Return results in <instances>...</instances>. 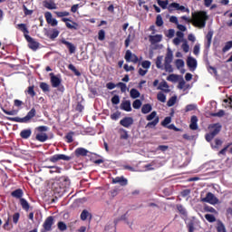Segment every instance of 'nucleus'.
I'll use <instances>...</instances> for the list:
<instances>
[{"instance_id": "nucleus-1", "label": "nucleus", "mask_w": 232, "mask_h": 232, "mask_svg": "<svg viewBox=\"0 0 232 232\" xmlns=\"http://www.w3.org/2000/svg\"><path fill=\"white\" fill-rule=\"evenodd\" d=\"M209 17L208 16V13L205 11H198L192 13V19L188 18V16L183 15L181 19L186 21L187 23H192L194 26H198V28H205L206 21H208Z\"/></svg>"}, {"instance_id": "nucleus-58", "label": "nucleus", "mask_w": 232, "mask_h": 232, "mask_svg": "<svg viewBox=\"0 0 232 232\" xmlns=\"http://www.w3.org/2000/svg\"><path fill=\"white\" fill-rule=\"evenodd\" d=\"M164 68L169 73H173V66H171V63H164Z\"/></svg>"}, {"instance_id": "nucleus-64", "label": "nucleus", "mask_w": 232, "mask_h": 232, "mask_svg": "<svg viewBox=\"0 0 232 232\" xmlns=\"http://www.w3.org/2000/svg\"><path fill=\"white\" fill-rule=\"evenodd\" d=\"M111 102L112 104H119V102H121V98L119 97V95H114L111 98Z\"/></svg>"}, {"instance_id": "nucleus-34", "label": "nucleus", "mask_w": 232, "mask_h": 232, "mask_svg": "<svg viewBox=\"0 0 232 232\" xmlns=\"http://www.w3.org/2000/svg\"><path fill=\"white\" fill-rule=\"evenodd\" d=\"M20 204L22 206V208L24 209V211H28L30 209V203L24 198H20Z\"/></svg>"}, {"instance_id": "nucleus-26", "label": "nucleus", "mask_w": 232, "mask_h": 232, "mask_svg": "<svg viewBox=\"0 0 232 232\" xmlns=\"http://www.w3.org/2000/svg\"><path fill=\"white\" fill-rule=\"evenodd\" d=\"M121 110L124 111H131V102L130 101H124L121 104Z\"/></svg>"}, {"instance_id": "nucleus-35", "label": "nucleus", "mask_w": 232, "mask_h": 232, "mask_svg": "<svg viewBox=\"0 0 232 232\" xmlns=\"http://www.w3.org/2000/svg\"><path fill=\"white\" fill-rule=\"evenodd\" d=\"M130 95L131 99H139V97H140V92H139V90L132 88L130 92Z\"/></svg>"}, {"instance_id": "nucleus-12", "label": "nucleus", "mask_w": 232, "mask_h": 232, "mask_svg": "<svg viewBox=\"0 0 232 232\" xmlns=\"http://www.w3.org/2000/svg\"><path fill=\"white\" fill-rule=\"evenodd\" d=\"M44 17L47 24H51V26H57V24H59V22L56 19L53 18L52 13L45 12Z\"/></svg>"}, {"instance_id": "nucleus-18", "label": "nucleus", "mask_w": 232, "mask_h": 232, "mask_svg": "<svg viewBox=\"0 0 232 232\" xmlns=\"http://www.w3.org/2000/svg\"><path fill=\"white\" fill-rule=\"evenodd\" d=\"M44 8H47V10H57V5L53 0H44Z\"/></svg>"}, {"instance_id": "nucleus-46", "label": "nucleus", "mask_w": 232, "mask_h": 232, "mask_svg": "<svg viewBox=\"0 0 232 232\" xmlns=\"http://www.w3.org/2000/svg\"><path fill=\"white\" fill-rule=\"evenodd\" d=\"M57 226H58V229L60 231H66V229H68V227L66 226V223H64L63 221H59Z\"/></svg>"}, {"instance_id": "nucleus-11", "label": "nucleus", "mask_w": 232, "mask_h": 232, "mask_svg": "<svg viewBox=\"0 0 232 232\" xmlns=\"http://www.w3.org/2000/svg\"><path fill=\"white\" fill-rule=\"evenodd\" d=\"M133 118L131 117H124L123 119H121L120 121V124L121 126H123V128H131V126H133Z\"/></svg>"}, {"instance_id": "nucleus-51", "label": "nucleus", "mask_w": 232, "mask_h": 232, "mask_svg": "<svg viewBox=\"0 0 232 232\" xmlns=\"http://www.w3.org/2000/svg\"><path fill=\"white\" fill-rule=\"evenodd\" d=\"M162 56H158L156 59V67L159 68L160 70H162L163 66H162Z\"/></svg>"}, {"instance_id": "nucleus-25", "label": "nucleus", "mask_w": 232, "mask_h": 232, "mask_svg": "<svg viewBox=\"0 0 232 232\" xmlns=\"http://www.w3.org/2000/svg\"><path fill=\"white\" fill-rule=\"evenodd\" d=\"M74 153L76 157H86L88 155V150L84 148H77Z\"/></svg>"}, {"instance_id": "nucleus-29", "label": "nucleus", "mask_w": 232, "mask_h": 232, "mask_svg": "<svg viewBox=\"0 0 232 232\" xmlns=\"http://www.w3.org/2000/svg\"><path fill=\"white\" fill-rule=\"evenodd\" d=\"M23 195H24V192H23V189L21 188L15 189L11 193V197H14V198H19L20 200L21 198H23Z\"/></svg>"}, {"instance_id": "nucleus-8", "label": "nucleus", "mask_w": 232, "mask_h": 232, "mask_svg": "<svg viewBox=\"0 0 232 232\" xmlns=\"http://www.w3.org/2000/svg\"><path fill=\"white\" fill-rule=\"evenodd\" d=\"M124 59L127 63H133L134 64H137V63H139V56L133 54L130 50L126 51Z\"/></svg>"}, {"instance_id": "nucleus-53", "label": "nucleus", "mask_w": 232, "mask_h": 232, "mask_svg": "<svg viewBox=\"0 0 232 232\" xmlns=\"http://www.w3.org/2000/svg\"><path fill=\"white\" fill-rule=\"evenodd\" d=\"M35 130H36V131H38V133H44V132L48 131V127L42 125V126L36 127Z\"/></svg>"}, {"instance_id": "nucleus-39", "label": "nucleus", "mask_w": 232, "mask_h": 232, "mask_svg": "<svg viewBox=\"0 0 232 232\" xmlns=\"http://www.w3.org/2000/svg\"><path fill=\"white\" fill-rule=\"evenodd\" d=\"M205 218L206 220H208V222H210L211 224H213V222H217V218H215L213 214H206Z\"/></svg>"}, {"instance_id": "nucleus-2", "label": "nucleus", "mask_w": 232, "mask_h": 232, "mask_svg": "<svg viewBox=\"0 0 232 232\" xmlns=\"http://www.w3.org/2000/svg\"><path fill=\"white\" fill-rule=\"evenodd\" d=\"M70 179L66 176H62L53 183L52 189L54 195L61 197L70 188Z\"/></svg>"}, {"instance_id": "nucleus-56", "label": "nucleus", "mask_w": 232, "mask_h": 232, "mask_svg": "<svg viewBox=\"0 0 232 232\" xmlns=\"http://www.w3.org/2000/svg\"><path fill=\"white\" fill-rule=\"evenodd\" d=\"M232 48V41L227 42L226 45L223 47L222 52H229Z\"/></svg>"}, {"instance_id": "nucleus-37", "label": "nucleus", "mask_w": 232, "mask_h": 232, "mask_svg": "<svg viewBox=\"0 0 232 232\" xmlns=\"http://www.w3.org/2000/svg\"><path fill=\"white\" fill-rule=\"evenodd\" d=\"M160 118L156 117L152 121L147 123L146 128H155L159 124Z\"/></svg>"}, {"instance_id": "nucleus-28", "label": "nucleus", "mask_w": 232, "mask_h": 232, "mask_svg": "<svg viewBox=\"0 0 232 232\" xmlns=\"http://www.w3.org/2000/svg\"><path fill=\"white\" fill-rule=\"evenodd\" d=\"M169 85H168V82L163 81L160 83L158 86V90H161L162 92H165V93H169Z\"/></svg>"}, {"instance_id": "nucleus-30", "label": "nucleus", "mask_w": 232, "mask_h": 232, "mask_svg": "<svg viewBox=\"0 0 232 232\" xmlns=\"http://www.w3.org/2000/svg\"><path fill=\"white\" fill-rule=\"evenodd\" d=\"M45 168L50 169L49 173H51V174L61 173V171H63V169L61 167H57V166H45Z\"/></svg>"}, {"instance_id": "nucleus-19", "label": "nucleus", "mask_w": 232, "mask_h": 232, "mask_svg": "<svg viewBox=\"0 0 232 232\" xmlns=\"http://www.w3.org/2000/svg\"><path fill=\"white\" fill-rule=\"evenodd\" d=\"M171 63H173V51L168 48L164 60V64H171Z\"/></svg>"}, {"instance_id": "nucleus-36", "label": "nucleus", "mask_w": 232, "mask_h": 232, "mask_svg": "<svg viewBox=\"0 0 232 232\" xmlns=\"http://www.w3.org/2000/svg\"><path fill=\"white\" fill-rule=\"evenodd\" d=\"M68 70H71V72H72L76 77H81V72H79V70H77L73 64L70 63L68 65Z\"/></svg>"}, {"instance_id": "nucleus-31", "label": "nucleus", "mask_w": 232, "mask_h": 232, "mask_svg": "<svg viewBox=\"0 0 232 232\" xmlns=\"http://www.w3.org/2000/svg\"><path fill=\"white\" fill-rule=\"evenodd\" d=\"M216 229L218 232H227L226 230V226L221 220H218Z\"/></svg>"}, {"instance_id": "nucleus-43", "label": "nucleus", "mask_w": 232, "mask_h": 232, "mask_svg": "<svg viewBox=\"0 0 232 232\" xmlns=\"http://www.w3.org/2000/svg\"><path fill=\"white\" fill-rule=\"evenodd\" d=\"M116 86L121 89V92L122 93L126 92V90H128V87L126 86V83H124L122 82H118L116 84Z\"/></svg>"}, {"instance_id": "nucleus-62", "label": "nucleus", "mask_w": 232, "mask_h": 232, "mask_svg": "<svg viewBox=\"0 0 232 232\" xmlns=\"http://www.w3.org/2000/svg\"><path fill=\"white\" fill-rule=\"evenodd\" d=\"M88 215H90L88 210H82V212L81 214V219L82 220H86L88 218Z\"/></svg>"}, {"instance_id": "nucleus-4", "label": "nucleus", "mask_w": 232, "mask_h": 232, "mask_svg": "<svg viewBox=\"0 0 232 232\" xmlns=\"http://www.w3.org/2000/svg\"><path fill=\"white\" fill-rule=\"evenodd\" d=\"M209 132L205 135L207 142H211L220 131H222V124L219 122L208 125Z\"/></svg>"}, {"instance_id": "nucleus-41", "label": "nucleus", "mask_w": 232, "mask_h": 232, "mask_svg": "<svg viewBox=\"0 0 232 232\" xmlns=\"http://www.w3.org/2000/svg\"><path fill=\"white\" fill-rule=\"evenodd\" d=\"M206 39H207V44L208 46H211V41L213 39V31H208L207 35H206Z\"/></svg>"}, {"instance_id": "nucleus-48", "label": "nucleus", "mask_w": 232, "mask_h": 232, "mask_svg": "<svg viewBox=\"0 0 232 232\" xmlns=\"http://www.w3.org/2000/svg\"><path fill=\"white\" fill-rule=\"evenodd\" d=\"M177 209L180 215H183V217H186L188 215V212L186 211V208L182 205H177Z\"/></svg>"}, {"instance_id": "nucleus-24", "label": "nucleus", "mask_w": 232, "mask_h": 232, "mask_svg": "<svg viewBox=\"0 0 232 232\" xmlns=\"http://www.w3.org/2000/svg\"><path fill=\"white\" fill-rule=\"evenodd\" d=\"M149 39L151 44H157V43H160V41H162V35L161 34L150 35Z\"/></svg>"}, {"instance_id": "nucleus-42", "label": "nucleus", "mask_w": 232, "mask_h": 232, "mask_svg": "<svg viewBox=\"0 0 232 232\" xmlns=\"http://www.w3.org/2000/svg\"><path fill=\"white\" fill-rule=\"evenodd\" d=\"M140 106H142V102L139 99L132 102V107L134 110H140Z\"/></svg>"}, {"instance_id": "nucleus-33", "label": "nucleus", "mask_w": 232, "mask_h": 232, "mask_svg": "<svg viewBox=\"0 0 232 232\" xmlns=\"http://www.w3.org/2000/svg\"><path fill=\"white\" fill-rule=\"evenodd\" d=\"M151 110H153V108L151 107V104L146 103L141 108V113L146 115V114L150 113V111H151Z\"/></svg>"}, {"instance_id": "nucleus-22", "label": "nucleus", "mask_w": 232, "mask_h": 232, "mask_svg": "<svg viewBox=\"0 0 232 232\" xmlns=\"http://www.w3.org/2000/svg\"><path fill=\"white\" fill-rule=\"evenodd\" d=\"M24 93H25V95H28L32 99H34V97H35V95H37V92H35V86L31 85V86L27 87V89L24 91Z\"/></svg>"}, {"instance_id": "nucleus-45", "label": "nucleus", "mask_w": 232, "mask_h": 232, "mask_svg": "<svg viewBox=\"0 0 232 232\" xmlns=\"http://www.w3.org/2000/svg\"><path fill=\"white\" fill-rule=\"evenodd\" d=\"M167 81H169L170 82H177L179 81V75H177V74H169L167 77Z\"/></svg>"}, {"instance_id": "nucleus-27", "label": "nucleus", "mask_w": 232, "mask_h": 232, "mask_svg": "<svg viewBox=\"0 0 232 232\" xmlns=\"http://www.w3.org/2000/svg\"><path fill=\"white\" fill-rule=\"evenodd\" d=\"M35 139L38 140V142H46L49 137H48V134L42 132V133L36 134Z\"/></svg>"}, {"instance_id": "nucleus-10", "label": "nucleus", "mask_w": 232, "mask_h": 232, "mask_svg": "<svg viewBox=\"0 0 232 232\" xmlns=\"http://www.w3.org/2000/svg\"><path fill=\"white\" fill-rule=\"evenodd\" d=\"M53 224H54L53 216H49L44 220V222L43 224V227H44V229H45V231H52V226H53Z\"/></svg>"}, {"instance_id": "nucleus-15", "label": "nucleus", "mask_w": 232, "mask_h": 232, "mask_svg": "<svg viewBox=\"0 0 232 232\" xmlns=\"http://www.w3.org/2000/svg\"><path fill=\"white\" fill-rule=\"evenodd\" d=\"M16 30H19L20 32L24 33V37L26 39V36H30L28 34H30V31H28V26H26V24H18L15 26Z\"/></svg>"}, {"instance_id": "nucleus-44", "label": "nucleus", "mask_w": 232, "mask_h": 232, "mask_svg": "<svg viewBox=\"0 0 232 232\" xmlns=\"http://www.w3.org/2000/svg\"><path fill=\"white\" fill-rule=\"evenodd\" d=\"M177 102V96H172L169 98V100L167 102V106L171 108V106H175V103Z\"/></svg>"}, {"instance_id": "nucleus-32", "label": "nucleus", "mask_w": 232, "mask_h": 232, "mask_svg": "<svg viewBox=\"0 0 232 232\" xmlns=\"http://www.w3.org/2000/svg\"><path fill=\"white\" fill-rule=\"evenodd\" d=\"M39 86L44 93H50V85L48 83L42 82Z\"/></svg>"}, {"instance_id": "nucleus-14", "label": "nucleus", "mask_w": 232, "mask_h": 232, "mask_svg": "<svg viewBox=\"0 0 232 232\" xmlns=\"http://www.w3.org/2000/svg\"><path fill=\"white\" fill-rule=\"evenodd\" d=\"M187 66L189 68L191 72H195V70H197V59L188 56L187 58Z\"/></svg>"}, {"instance_id": "nucleus-57", "label": "nucleus", "mask_w": 232, "mask_h": 232, "mask_svg": "<svg viewBox=\"0 0 232 232\" xmlns=\"http://www.w3.org/2000/svg\"><path fill=\"white\" fill-rule=\"evenodd\" d=\"M171 123V117H166L162 121H161V126H163L164 128H166V126H168V124Z\"/></svg>"}, {"instance_id": "nucleus-59", "label": "nucleus", "mask_w": 232, "mask_h": 232, "mask_svg": "<svg viewBox=\"0 0 232 232\" xmlns=\"http://www.w3.org/2000/svg\"><path fill=\"white\" fill-rule=\"evenodd\" d=\"M226 115V111L224 110H220L218 112H214L211 114V117H224Z\"/></svg>"}, {"instance_id": "nucleus-63", "label": "nucleus", "mask_w": 232, "mask_h": 232, "mask_svg": "<svg viewBox=\"0 0 232 232\" xmlns=\"http://www.w3.org/2000/svg\"><path fill=\"white\" fill-rule=\"evenodd\" d=\"M197 108V106H195V104H188L186 106L185 108V111H193V110H195Z\"/></svg>"}, {"instance_id": "nucleus-6", "label": "nucleus", "mask_w": 232, "mask_h": 232, "mask_svg": "<svg viewBox=\"0 0 232 232\" xmlns=\"http://www.w3.org/2000/svg\"><path fill=\"white\" fill-rule=\"evenodd\" d=\"M71 159L72 157L66 156V154H54L46 160H49V162H53V164H55L56 162H59V160H65L68 162Z\"/></svg>"}, {"instance_id": "nucleus-5", "label": "nucleus", "mask_w": 232, "mask_h": 232, "mask_svg": "<svg viewBox=\"0 0 232 232\" xmlns=\"http://www.w3.org/2000/svg\"><path fill=\"white\" fill-rule=\"evenodd\" d=\"M36 114H37V111L35 110V108H32L30 111L27 112L26 116L24 118L7 117L6 119L7 121H11V122H20V123L27 124V122H30V121H32V119H34V117H35Z\"/></svg>"}, {"instance_id": "nucleus-52", "label": "nucleus", "mask_w": 232, "mask_h": 232, "mask_svg": "<svg viewBox=\"0 0 232 232\" xmlns=\"http://www.w3.org/2000/svg\"><path fill=\"white\" fill-rule=\"evenodd\" d=\"M157 99L160 102H166V94L164 92H158Z\"/></svg>"}, {"instance_id": "nucleus-50", "label": "nucleus", "mask_w": 232, "mask_h": 232, "mask_svg": "<svg viewBox=\"0 0 232 232\" xmlns=\"http://www.w3.org/2000/svg\"><path fill=\"white\" fill-rule=\"evenodd\" d=\"M176 68L178 70H180V68H184V60L182 59H177L175 62Z\"/></svg>"}, {"instance_id": "nucleus-7", "label": "nucleus", "mask_w": 232, "mask_h": 232, "mask_svg": "<svg viewBox=\"0 0 232 232\" xmlns=\"http://www.w3.org/2000/svg\"><path fill=\"white\" fill-rule=\"evenodd\" d=\"M25 40L28 43V48H30V50L35 52L39 49V42L35 41V39L32 38V36H25Z\"/></svg>"}, {"instance_id": "nucleus-13", "label": "nucleus", "mask_w": 232, "mask_h": 232, "mask_svg": "<svg viewBox=\"0 0 232 232\" xmlns=\"http://www.w3.org/2000/svg\"><path fill=\"white\" fill-rule=\"evenodd\" d=\"M51 77V84L53 88H59V86H61V82H63V81L61 80V78L55 76L53 74V72H51L50 74Z\"/></svg>"}, {"instance_id": "nucleus-17", "label": "nucleus", "mask_w": 232, "mask_h": 232, "mask_svg": "<svg viewBox=\"0 0 232 232\" xmlns=\"http://www.w3.org/2000/svg\"><path fill=\"white\" fill-rule=\"evenodd\" d=\"M112 184H119L121 186H128V179L124 177H116L112 179Z\"/></svg>"}, {"instance_id": "nucleus-40", "label": "nucleus", "mask_w": 232, "mask_h": 232, "mask_svg": "<svg viewBox=\"0 0 232 232\" xmlns=\"http://www.w3.org/2000/svg\"><path fill=\"white\" fill-rule=\"evenodd\" d=\"M157 3L159 6H160V8H162L163 10H166L168 8V0H157Z\"/></svg>"}, {"instance_id": "nucleus-21", "label": "nucleus", "mask_w": 232, "mask_h": 232, "mask_svg": "<svg viewBox=\"0 0 232 232\" xmlns=\"http://www.w3.org/2000/svg\"><path fill=\"white\" fill-rule=\"evenodd\" d=\"M118 133L120 135L121 140H128V139H130V134L128 133V130H126V129H119Z\"/></svg>"}, {"instance_id": "nucleus-60", "label": "nucleus", "mask_w": 232, "mask_h": 232, "mask_svg": "<svg viewBox=\"0 0 232 232\" xmlns=\"http://www.w3.org/2000/svg\"><path fill=\"white\" fill-rule=\"evenodd\" d=\"M2 111H4L5 115H17V111L15 110L6 111V109L2 108Z\"/></svg>"}, {"instance_id": "nucleus-16", "label": "nucleus", "mask_w": 232, "mask_h": 232, "mask_svg": "<svg viewBox=\"0 0 232 232\" xmlns=\"http://www.w3.org/2000/svg\"><path fill=\"white\" fill-rule=\"evenodd\" d=\"M60 42L62 43V44L66 45V48H68L70 53H73L77 49L73 44L66 41V39L64 38H63Z\"/></svg>"}, {"instance_id": "nucleus-3", "label": "nucleus", "mask_w": 232, "mask_h": 232, "mask_svg": "<svg viewBox=\"0 0 232 232\" xmlns=\"http://www.w3.org/2000/svg\"><path fill=\"white\" fill-rule=\"evenodd\" d=\"M54 14H55L56 17H63L62 21H63V23H65V25L69 30H79V28H81V25H79V24H77V22H73L70 18H64V17H68V15H70V12L56 11V12H54Z\"/></svg>"}, {"instance_id": "nucleus-23", "label": "nucleus", "mask_w": 232, "mask_h": 232, "mask_svg": "<svg viewBox=\"0 0 232 232\" xmlns=\"http://www.w3.org/2000/svg\"><path fill=\"white\" fill-rule=\"evenodd\" d=\"M20 137L24 140H28L29 137H32V129H24L21 130Z\"/></svg>"}, {"instance_id": "nucleus-54", "label": "nucleus", "mask_w": 232, "mask_h": 232, "mask_svg": "<svg viewBox=\"0 0 232 232\" xmlns=\"http://www.w3.org/2000/svg\"><path fill=\"white\" fill-rule=\"evenodd\" d=\"M157 111H153L150 114L146 116V121H153V119H157Z\"/></svg>"}, {"instance_id": "nucleus-49", "label": "nucleus", "mask_w": 232, "mask_h": 232, "mask_svg": "<svg viewBox=\"0 0 232 232\" xmlns=\"http://www.w3.org/2000/svg\"><path fill=\"white\" fill-rule=\"evenodd\" d=\"M57 37H59V30L53 29V33L50 34L49 38L51 39V41H53V40L57 39Z\"/></svg>"}, {"instance_id": "nucleus-20", "label": "nucleus", "mask_w": 232, "mask_h": 232, "mask_svg": "<svg viewBox=\"0 0 232 232\" xmlns=\"http://www.w3.org/2000/svg\"><path fill=\"white\" fill-rule=\"evenodd\" d=\"M198 118L195 115L191 116L189 128L193 130H198Z\"/></svg>"}, {"instance_id": "nucleus-9", "label": "nucleus", "mask_w": 232, "mask_h": 232, "mask_svg": "<svg viewBox=\"0 0 232 232\" xmlns=\"http://www.w3.org/2000/svg\"><path fill=\"white\" fill-rule=\"evenodd\" d=\"M201 202H208V204H217L218 198L211 192H208L205 198H201Z\"/></svg>"}, {"instance_id": "nucleus-38", "label": "nucleus", "mask_w": 232, "mask_h": 232, "mask_svg": "<svg viewBox=\"0 0 232 232\" xmlns=\"http://www.w3.org/2000/svg\"><path fill=\"white\" fill-rule=\"evenodd\" d=\"M73 135H74L73 131H71L65 135L66 142L68 144H72V142H73Z\"/></svg>"}, {"instance_id": "nucleus-47", "label": "nucleus", "mask_w": 232, "mask_h": 232, "mask_svg": "<svg viewBox=\"0 0 232 232\" xmlns=\"http://www.w3.org/2000/svg\"><path fill=\"white\" fill-rule=\"evenodd\" d=\"M98 39L99 41H104V39H106V31L104 30H100L98 32Z\"/></svg>"}, {"instance_id": "nucleus-61", "label": "nucleus", "mask_w": 232, "mask_h": 232, "mask_svg": "<svg viewBox=\"0 0 232 232\" xmlns=\"http://www.w3.org/2000/svg\"><path fill=\"white\" fill-rule=\"evenodd\" d=\"M19 218H21V214L19 212H16L13 215V222L14 224H17L19 222Z\"/></svg>"}, {"instance_id": "nucleus-55", "label": "nucleus", "mask_w": 232, "mask_h": 232, "mask_svg": "<svg viewBox=\"0 0 232 232\" xmlns=\"http://www.w3.org/2000/svg\"><path fill=\"white\" fill-rule=\"evenodd\" d=\"M164 24V20H162V16L158 14L156 17V26H162Z\"/></svg>"}]
</instances>
